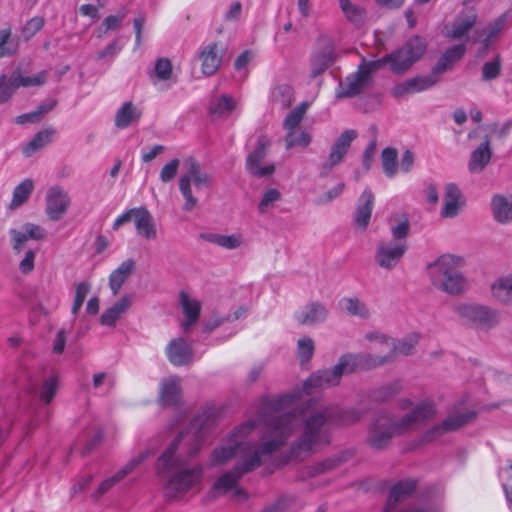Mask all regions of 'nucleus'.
Here are the masks:
<instances>
[{
    "label": "nucleus",
    "instance_id": "1",
    "mask_svg": "<svg viewBox=\"0 0 512 512\" xmlns=\"http://www.w3.org/2000/svg\"><path fill=\"white\" fill-rule=\"evenodd\" d=\"M208 417L196 416L189 427L167 445L155 464L157 476L163 482V495L168 501L182 499L199 485L204 477L203 464L193 462L205 441Z\"/></svg>",
    "mask_w": 512,
    "mask_h": 512
},
{
    "label": "nucleus",
    "instance_id": "2",
    "mask_svg": "<svg viewBox=\"0 0 512 512\" xmlns=\"http://www.w3.org/2000/svg\"><path fill=\"white\" fill-rule=\"evenodd\" d=\"M300 397L298 391L282 394L276 397H262L257 409V419H248L235 427L230 433L229 439L237 443L241 448L242 459L250 453L252 447L259 445L264 436L269 432H278L286 428L290 431L285 440L294 432L296 416L291 411H286L293 402Z\"/></svg>",
    "mask_w": 512,
    "mask_h": 512
},
{
    "label": "nucleus",
    "instance_id": "3",
    "mask_svg": "<svg viewBox=\"0 0 512 512\" xmlns=\"http://www.w3.org/2000/svg\"><path fill=\"white\" fill-rule=\"evenodd\" d=\"M362 418L361 411L354 408H342L337 404L320 405L312 409L303 421L300 438L290 448L289 454L280 464L302 458L315 447L330 443V430L348 426Z\"/></svg>",
    "mask_w": 512,
    "mask_h": 512
},
{
    "label": "nucleus",
    "instance_id": "4",
    "mask_svg": "<svg viewBox=\"0 0 512 512\" xmlns=\"http://www.w3.org/2000/svg\"><path fill=\"white\" fill-rule=\"evenodd\" d=\"M290 431L286 426L281 431L267 433L259 445L252 447V450L243 459L237 462L232 469L222 473L211 486L207 498L210 501L232 491L240 479L260 466L272 461L274 456L285 446V440Z\"/></svg>",
    "mask_w": 512,
    "mask_h": 512
},
{
    "label": "nucleus",
    "instance_id": "5",
    "mask_svg": "<svg viewBox=\"0 0 512 512\" xmlns=\"http://www.w3.org/2000/svg\"><path fill=\"white\" fill-rule=\"evenodd\" d=\"M435 414L436 409L431 402L416 405L400 418H395L389 413H379L368 427L366 443L374 450H384L390 446L395 436L416 429L418 425L432 419Z\"/></svg>",
    "mask_w": 512,
    "mask_h": 512
},
{
    "label": "nucleus",
    "instance_id": "6",
    "mask_svg": "<svg viewBox=\"0 0 512 512\" xmlns=\"http://www.w3.org/2000/svg\"><path fill=\"white\" fill-rule=\"evenodd\" d=\"M463 260L453 255H442L427 267L432 285L451 296H458L468 288V281L460 271Z\"/></svg>",
    "mask_w": 512,
    "mask_h": 512
},
{
    "label": "nucleus",
    "instance_id": "7",
    "mask_svg": "<svg viewBox=\"0 0 512 512\" xmlns=\"http://www.w3.org/2000/svg\"><path fill=\"white\" fill-rule=\"evenodd\" d=\"M185 164L187 170L180 176L178 184L184 198L182 210L190 212L198 205V198L193 194L192 185L197 192L209 189L213 184V178L201 169L200 163L194 158L186 159Z\"/></svg>",
    "mask_w": 512,
    "mask_h": 512
},
{
    "label": "nucleus",
    "instance_id": "8",
    "mask_svg": "<svg viewBox=\"0 0 512 512\" xmlns=\"http://www.w3.org/2000/svg\"><path fill=\"white\" fill-rule=\"evenodd\" d=\"M452 310L463 324L476 329L490 330L500 321L498 310L477 303H457Z\"/></svg>",
    "mask_w": 512,
    "mask_h": 512
},
{
    "label": "nucleus",
    "instance_id": "9",
    "mask_svg": "<svg viewBox=\"0 0 512 512\" xmlns=\"http://www.w3.org/2000/svg\"><path fill=\"white\" fill-rule=\"evenodd\" d=\"M350 374L344 356L339 358L336 365L329 369L318 370L310 375L303 383L302 388H296L292 392L298 391L300 397L296 399L293 404L298 401L303 393L310 395L317 389H325L336 386L340 383L343 375Z\"/></svg>",
    "mask_w": 512,
    "mask_h": 512
},
{
    "label": "nucleus",
    "instance_id": "10",
    "mask_svg": "<svg viewBox=\"0 0 512 512\" xmlns=\"http://www.w3.org/2000/svg\"><path fill=\"white\" fill-rule=\"evenodd\" d=\"M426 49L425 39L420 36L411 37L401 48L389 53L391 71L396 74L404 73L422 57Z\"/></svg>",
    "mask_w": 512,
    "mask_h": 512
},
{
    "label": "nucleus",
    "instance_id": "11",
    "mask_svg": "<svg viewBox=\"0 0 512 512\" xmlns=\"http://www.w3.org/2000/svg\"><path fill=\"white\" fill-rule=\"evenodd\" d=\"M270 146L271 140L268 136L263 134L258 136L254 150L246 158L245 166L250 175L262 178L274 173V164L261 165V161L266 157Z\"/></svg>",
    "mask_w": 512,
    "mask_h": 512
},
{
    "label": "nucleus",
    "instance_id": "12",
    "mask_svg": "<svg viewBox=\"0 0 512 512\" xmlns=\"http://www.w3.org/2000/svg\"><path fill=\"white\" fill-rule=\"evenodd\" d=\"M335 61V44L332 37L320 35L316 40V50L312 54L311 77L321 75Z\"/></svg>",
    "mask_w": 512,
    "mask_h": 512
},
{
    "label": "nucleus",
    "instance_id": "13",
    "mask_svg": "<svg viewBox=\"0 0 512 512\" xmlns=\"http://www.w3.org/2000/svg\"><path fill=\"white\" fill-rule=\"evenodd\" d=\"M357 137L355 130H345L336 139L331 147L330 153L326 161L321 165L319 176L321 178L327 177L333 168L339 165L347 155L352 141Z\"/></svg>",
    "mask_w": 512,
    "mask_h": 512
},
{
    "label": "nucleus",
    "instance_id": "14",
    "mask_svg": "<svg viewBox=\"0 0 512 512\" xmlns=\"http://www.w3.org/2000/svg\"><path fill=\"white\" fill-rule=\"evenodd\" d=\"M476 416L474 411L458 412L448 415L441 423L427 430L421 438L422 443H430L443 434L456 431L469 423Z\"/></svg>",
    "mask_w": 512,
    "mask_h": 512
},
{
    "label": "nucleus",
    "instance_id": "15",
    "mask_svg": "<svg viewBox=\"0 0 512 512\" xmlns=\"http://www.w3.org/2000/svg\"><path fill=\"white\" fill-rule=\"evenodd\" d=\"M408 250L407 242L380 241L375 252V261L385 270L394 269Z\"/></svg>",
    "mask_w": 512,
    "mask_h": 512
},
{
    "label": "nucleus",
    "instance_id": "16",
    "mask_svg": "<svg viewBox=\"0 0 512 512\" xmlns=\"http://www.w3.org/2000/svg\"><path fill=\"white\" fill-rule=\"evenodd\" d=\"M343 356L350 374L359 370H372L392 362L391 355L376 356L370 353H347Z\"/></svg>",
    "mask_w": 512,
    "mask_h": 512
},
{
    "label": "nucleus",
    "instance_id": "17",
    "mask_svg": "<svg viewBox=\"0 0 512 512\" xmlns=\"http://www.w3.org/2000/svg\"><path fill=\"white\" fill-rule=\"evenodd\" d=\"M224 49L217 42H211L202 46L198 51V59L201 62V71L205 76L214 75L220 68Z\"/></svg>",
    "mask_w": 512,
    "mask_h": 512
},
{
    "label": "nucleus",
    "instance_id": "18",
    "mask_svg": "<svg viewBox=\"0 0 512 512\" xmlns=\"http://www.w3.org/2000/svg\"><path fill=\"white\" fill-rule=\"evenodd\" d=\"M372 82L362 72L357 69L355 73L348 75L339 83L336 91V97L339 99L353 98L370 87Z\"/></svg>",
    "mask_w": 512,
    "mask_h": 512
},
{
    "label": "nucleus",
    "instance_id": "19",
    "mask_svg": "<svg viewBox=\"0 0 512 512\" xmlns=\"http://www.w3.org/2000/svg\"><path fill=\"white\" fill-rule=\"evenodd\" d=\"M45 214L51 221H59L64 214V191L60 185L50 186L45 194Z\"/></svg>",
    "mask_w": 512,
    "mask_h": 512
},
{
    "label": "nucleus",
    "instance_id": "20",
    "mask_svg": "<svg viewBox=\"0 0 512 512\" xmlns=\"http://www.w3.org/2000/svg\"><path fill=\"white\" fill-rule=\"evenodd\" d=\"M465 205V200L459 189L454 183L445 185L444 205L440 215L443 218H455L461 208Z\"/></svg>",
    "mask_w": 512,
    "mask_h": 512
},
{
    "label": "nucleus",
    "instance_id": "21",
    "mask_svg": "<svg viewBox=\"0 0 512 512\" xmlns=\"http://www.w3.org/2000/svg\"><path fill=\"white\" fill-rule=\"evenodd\" d=\"M492 155L490 136L486 135L484 141L470 154L468 161L469 172L472 174L483 172L490 163Z\"/></svg>",
    "mask_w": 512,
    "mask_h": 512
},
{
    "label": "nucleus",
    "instance_id": "22",
    "mask_svg": "<svg viewBox=\"0 0 512 512\" xmlns=\"http://www.w3.org/2000/svg\"><path fill=\"white\" fill-rule=\"evenodd\" d=\"M166 353L169 361L175 366L188 365L193 360V348L183 338L170 341Z\"/></svg>",
    "mask_w": 512,
    "mask_h": 512
},
{
    "label": "nucleus",
    "instance_id": "23",
    "mask_svg": "<svg viewBox=\"0 0 512 512\" xmlns=\"http://www.w3.org/2000/svg\"><path fill=\"white\" fill-rule=\"evenodd\" d=\"M375 196L373 192L366 188L360 195L354 214V222L361 229L365 230L370 222L374 207Z\"/></svg>",
    "mask_w": 512,
    "mask_h": 512
},
{
    "label": "nucleus",
    "instance_id": "24",
    "mask_svg": "<svg viewBox=\"0 0 512 512\" xmlns=\"http://www.w3.org/2000/svg\"><path fill=\"white\" fill-rule=\"evenodd\" d=\"M328 316V309L320 302H311L296 312L295 318L301 325L322 323Z\"/></svg>",
    "mask_w": 512,
    "mask_h": 512
},
{
    "label": "nucleus",
    "instance_id": "25",
    "mask_svg": "<svg viewBox=\"0 0 512 512\" xmlns=\"http://www.w3.org/2000/svg\"><path fill=\"white\" fill-rule=\"evenodd\" d=\"M136 268V263L133 259L129 258L123 261L109 276V287L112 295H118L120 289L128 278L133 274Z\"/></svg>",
    "mask_w": 512,
    "mask_h": 512
},
{
    "label": "nucleus",
    "instance_id": "26",
    "mask_svg": "<svg viewBox=\"0 0 512 512\" xmlns=\"http://www.w3.org/2000/svg\"><path fill=\"white\" fill-rule=\"evenodd\" d=\"M179 302L186 317V320L181 324V327L184 332H188L191 326L199 319L201 304L197 299H191L184 291L179 294Z\"/></svg>",
    "mask_w": 512,
    "mask_h": 512
},
{
    "label": "nucleus",
    "instance_id": "27",
    "mask_svg": "<svg viewBox=\"0 0 512 512\" xmlns=\"http://www.w3.org/2000/svg\"><path fill=\"white\" fill-rule=\"evenodd\" d=\"M238 453L241 454V448L237 446V443L228 438L227 443L217 446L212 450L208 466L218 467L225 465Z\"/></svg>",
    "mask_w": 512,
    "mask_h": 512
},
{
    "label": "nucleus",
    "instance_id": "28",
    "mask_svg": "<svg viewBox=\"0 0 512 512\" xmlns=\"http://www.w3.org/2000/svg\"><path fill=\"white\" fill-rule=\"evenodd\" d=\"M134 223L139 236L146 240L156 239L157 229L154 218L145 207H139Z\"/></svg>",
    "mask_w": 512,
    "mask_h": 512
},
{
    "label": "nucleus",
    "instance_id": "29",
    "mask_svg": "<svg viewBox=\"0 0 512 512\" xmlns=\"http://www.w3.org/2000/svg\"><path fill=\"white\" fill-rule=\"evenodd\" d=\"M494 219L500 224L512 222V196L496 194L491 200Z\"/></svg>",
    "mask_w": 512,
    "mask_h": 512
},
{
    "label": "nucleus",
    "instance_id": "30",
    "mask_svg": "<svg viewBox=\"0 0 512 512\" xmlns=\"http://www.w3.org/2000/svg\"><path fill=\"white\" fill-rule=\"evenodd\" d=\"M349 456L350 454L348 452H341L337 455L326 458L319 463L307 466L304 470V474L305 476L312 478L327 473L346 462L349 459Z\"/></svg>",
    "mask_w": 512,
    "mask_h": 512
},
{
    "label": "nucleus",
    "instance_id": "31",
    "mask_svg": "<svg viewBox=\"0 0 512 512\" xmlns=\"http://www.w3.org/2000/svg\"><path fill=\"white\" fill-rule=\"evenodd\" d=\"M131 304L132 297L130 295H124L114 305L102 313L100 323L104 326H115L116 322L126 313Z\"/></svg>",
    "mask_w": 512,
    "mask_h": 512
},
{
    "label": "nucleus",
    "instance_id": "32",
    "mask_svg": "<svg viewBox=\"0 0 512 512\" xmlns=\"http://www.w3.org/2000/svg\"><path fill=\"white\" fill-rule=\"evenodd\" d=\"M141 115L142 112L131 101L125 102L115 114V126L119 129H125L131 124L138 122Z\"/></svg>",
    "mask_w": 512,
    "mask_h": 512
},
{
    "label": "nucleus",
    "instance_id": "33",
    "mask_svg": "<svg viewBox=\"0 0 512 512\" xmlns=\"http://www.w3.org/2000/svg\"><path fill=\"white\" fill-rule=\"evenodd\" d=\"M476 21L477 14L474 11L460 14L454 19L448 36L452 39H461L474 27Z\"/></svg>",
    "mask_w": 512,
    "mask_h": 512
},
{
    "label": "nucleus",
    "instance_id": "34",
    "mask_svg": "<svg viewBox=\"0 0 512 512\" xmlns=\"http://www.w3.org/2000/svg\"><path fill=\"white\" fill-rule=\"evenodd\" d=\"M416 489V481L412 479L400 481L393 485L389 492L387 507L394 508L398 503L408 498Z\"/></svg>",
    "mask_w": 512,
    "mask_h": 512
},
{
    "label": "nucleus",
    "instance_id": "35",
    "mask_svg": "<svg viewBox=\"0 0 512 512\" xmlns=\"http://www.w3.org/2000/svg\"><path fill=\"white\" fill-rule=\"evenodd\" d=\"M491 294L499 303L512 305V274L495 280L491 285Z\"/></svg>",
    "mask_w": 512,
    "mask_h": 512
},
{
    "label": "nucleus",
    "instance_id": "36",
    "mask_svg": "<svg viewBox=\"0 0 512 512\" xmlns=\"http://www.w3.org/2000/svg\"><path fill=\"white\" fill-rule=\"evenodd\" d=\"M35 189V182L31 178L21 181L13 190L12 199L9 204L10 210H16L26 204Z\"/></svg>",
    "mask_w": 512,
    "mask_h": 512
},
{
    "label": "nucleus",
    "instance_id": "37",
    "mask_svg": "<svg viewBox=\"0 0 512 512\" xmlns=\"http://www.w3.org/2000/svg\"><path fill=\"white\" fill-rule=\"evenodd\" d=\"M55 130L53 128H46L39 131L22 149L26 157H31L38 150L51 143L55 137Z\"/></svg>",
    "mask_w": 512,
    "mask_h": 512
},
{
    "label": "nucleus",
    "instance_id": "38",
    "mask_svg": "<svg viewBox=\"0 0 512 512\" xmlns=\"http://www.w3.org/2000/svg\"><path fill=\"white\" fill-rule=\"evenodd\" d=\"M508 16L507 14H502L498 18H496L489 26L483 30H477L479 38H483V46L487 49L490 44L497 38L500 32L504 29Z\"/></svg>",
    "mask_w": 512,
    "mask_h": 512
},
{
    "label": "nucleus",
    "instance_id": "39",
    "mask_svg": "<svg viewBox=\"0 0 512 512\" xmlns=\"http://www.w3.org/2000/svg\"><path fill=\"white\" fill-rule=\"evenodd\" d=\"M339 6L346 20L354 26L359 27L364 23L366 12L362 7L352 3L350 0H339Z\"/></svg>",
    "mask_w": 512,
    "mask_h": 512
},
{
    "label": "nucleus",
    "instance_id": "40",
    "mask_svg": "<svg viewBox=\"0 0 512 512\" xmlns=\"http://www.w3.org/2000/svg\"><path fill=\"white\" fill-rule=\"evenodd\" d=\"M161 403L165 406H175L180 399V383L178 378H171L162 384Z\"/></svg>",
    "mask_w": 512,
    "mask_h": 512
},
{
    "label": "nucleus",
    "instance_id": "41",
    "mask_svg": "<svg viewBox=\"0 0 512 512\" xmlns=\"http://www.w3.org/2000/svg\"><path fill=\"white\" fill-rule=\"evenodd\" d=\"M418 343V337L416 335H410L402 340L395 341L392 339L389 352L387 355L392 356V361L397 355H411L413 350Z\"/></svg>",
    "mask_w": 512,
    "mask_h": 512
},
{
    "label": "nucleus",
    "instance_id": "42",
    "mask_svg": "<svg viewBox=\"0 0 512 512\" xmlns=\"http://www.w3.org/2000/svg\"><path fill=\"white\" fill-rule=\"evenodd\" d=\"M19 43L12 38L11 27L0 30V59L12 57L18 53Z\"/></svg>",
    "mask_w": 512,
    "mask_h": 512
},
{
    "label": "nucleus",
    "instance_id": "43",
    "mask_svg": "<svg viewBox=\"0 0 512 512\" xmlns=\"http://www.w3.org/2000/svg\"><path fill=\"white\" fill-rule=\"evenodd\" d=\"M401 390L400 381H393L372 390L369 397L375 402H386L395 397Z\"/></svg>",
    "mask_w": 512,
    "mask_h": 512
},
{
    "label": "nucleus",
    "instance_id": "44",
    "mask_svg": "<svg viewBox=\"0 0 512 512\" xmlns=\"http://www.w3.org/2000/svg\"><path fill=\"white\" fill-rule=\"evenodd\" d=\"M55 107L54 101H47L38 106L35 111L25 113L16 117L17 124L39 123L42 118Z\"/></svg>",
    "mask_w": 512,
    "mask_h": 512
},
{
    "label": "nucleus",
    "instance_id": "45",
    "mask_svg": "<svg viewBox=\"0 0 512 512\" xmlns=\"http://www.w3.org/2000/svg\"><path fill=\"white\" fill-rule=\"evenodd\" d=\"M271 99L281 108L286 109L294 100L293 88L288 84L277 85L271 92Z\"/></svg>",
    "mask_w": 512,
    "mask_h": 512
},
{
    "label": "nucleus",
    "instance_id": "46",
    "mask_svg": "<svg viewBox=\"0 0 512 512\" xmlns=\"http://www.w3.org/2000/svg\"><path fill=\"white\" fill-rule=\"evenodd\" d=\"M201 237L208 242L217 244L226 249H235L241 245V238L237 235H222V234H202Z\"/></svg>",
    "mask_w": 512,
    "mask_h": 512
},
{
    "label": "nucleus",
    "instance_id": "47",
    "mask_svg": "<svg viewBox=\"0 0 512 512\" xmlns=\"http://www.w3.org/2000/svg\"><path fill=\"white\" fill-rule=\"evenodd\" d=\"M341 304L345 311L352 316H358L363 319H367L370 316L369 309L356 297L344 298L341 300Z\"/></svg>",
    "mask_w": 512,
    "mask_h": 512
},
{
    "label": "nucleus",
    "instance_id": "48",
    "mask_svg": "<svg viewBox=\"0 0 512 512\" xmlns=\"http://www.w3.org/2000/svg\"><path fill=\"white\" fill-rule=\"evenodd\" d=\"M307 104L302 103L291 112L288 113L283 122L284 129L288 132L296 131V128L302 121L304 114L306 112Z\"/></svg>",
    "mask_w": 512,
    "mask_h": 512
},
{
    "label": "nucleus",
    "instance_id": "49",
    "mask_svg": "<svg viewBox=\"0 0 512 512\" xmlns=\"http://www.w3.org/2000/svg\"><path fill=\"white\" fill-rule=\"evenodd\" d=\"M381 160L384 173L388 177H392L396 173V160H397V150L395 148L387 147L383 149L381 153Z\"/></svg>",
    "mask_w": 512,
    "mask_h": 512
},
{
    "label": "nucleus",
    "instance_id": "50",
    "mask_svg": "<svg viewBox=\"0 0 512 512\" xmlns=\"http://www.w3.org/2000/svg\"><path fill=\"white\" fill-rule=\"evenodd\" d=\"M235 105V101L232 97L223 95L217 100L216 104L211 106L210 114L213 117L225 116L235 108Z\"/></svg>",
    "mask_w": 512,
    "mask_h": 512
},
{
    "label": "nucleus",
    "instance_id": "51",
    "mask_svg": "<svg viewBox=\"0 0 512 512\" xmlns=\"http://www.w3.org/2000/svg\"><path fill=\"white\" fill-rule=\"evenodd\" d=\"M17 89L18 85L14 74L10 78L2 74L0 76V103H6Z\"/></svg>",
    "mask_w": 512,
    "mask_h": 512
},
{
    "label": "nucleus",
    "instance_id": "52",
    "mask_svg": "<svg viewBox=\"0 0 512 512\" xmlns=\"http://www.w3.org/2000/svg\"><path fill=\"white\" fill-rule=\"evenodd\" d=\"M501 69H502V60H501V56L498 54L494 57L493 60L484 63V65L482 67V75H481L482 80L483 81H491V80L496 79L500 75Z\"/></svg>",
    "mask_w": 512,
    "mask_h": 512
},
{
    "label": "nucleus",
    "instance_id": "53",
    "mask_svg": "<svg viewBox=\"0 0 512 512\" xmlns=\"http://www.w3.org/2000/svg\"><path fill=\"white\" fill-rule=\"evenodd\" d=\"M13 74L15 76L18 88L19 87H26V88L37 87V86L43 85L46 81V73L45 72H40L38 74L31 75V76H23V75H21V73L19 71H15Z\"/></svg>",
    "mask_w": 512,
    "mask_h": 512
},
{
    "label": "nucleus",
    "instance_id": "54",
    "mask_svg": "<svg viewBox=\"0 0 512 512\" xmlns=\"http://www.w3.org/2000/svg\"><path fill=\"white\" fill-rule=\"evenodd\" d=\"M390 58L389 54L385 55L384 57L373 60V61H365L363 60L361 64H359L358 69L364 74L366 77L369 78V80L372 82V74L382 68L384 65L389 64L390 65Z\"/></svg>",
    "mask_w": 512,
    "mask_h": 512
},
{
    "label": "nucleus",
    "instance_id": "55",
    "mask_svg": "<svg viewBox=\"0 0 512 512\" xmlns=\"http://www.w3.org/2000/svg\"><path fill=\"white\" fill-rule=\"evenodd\" d=\"M314 354V342L309 337H304L297 342V356L303 365L311 360Z\"/></svg>",
    "mask_w": 512,
    "mask_h": 512
},
{
    "label": "nucleus",
    "instance_id": "56",
    "mask_svg": "<svg viewBox=\"0 0 512 512\" xmlns=\"http://www.w3.org/2000/svg\"><path fill=\"white\" fill-rule=\"evenodd\" d=\"M414 93L423 92L435 86L437 81L431 73L427 75H418L408 79Z\"/></svg>",
    "mask_w": 512,
    "mask_h": 512
},
{
    "label": "nucleus",
    "instance_id": "57",
    "mask_svg": "<svg viewBox=\"0 0 512 512\" xmlns=\"http://www.w3.org/2000/svg\"><path fill=\"white\" fill-rule=\"evenodd\" d=\"M286 149H291L295 146L307 147L311 143V135L308 132L301 131L298 135L296 131L288 132L285 136Z\"/></svg>",
    "mask_w": 512,
    "mask_h": 512
},
{
    "label": "nucleus",
    "instance_id": "58",
    "mask_svg": "<svg viewBox=\"0 0 512 512\" xmlns=\"http://www.w3.org/2000/svg\"><path fill=\"white\" fill-rule=\"evenodd\" d=\"M390 230L392 237L394 239L393 242H407L406 238L410 232V223L407 217H403L398 223L391 224Z\"/></svg>",
    "mask_w": 512,
    "mask_h": 512
},
{
    "label": "nucleus",
    "instance_id": "59",
    "mask_svg": "<svg viewBox=\"0 0 512 512\" xmlns=\"http://www.w3.org/2000/svg\"><path fill=\"white\" fill-rule=\"evenodd\" d=\"M90 289H91V285L86 281L80 282L76 286L74 301H73V305L71 308V313L73 315H76L79 312V310L81 309V307L84 303V300L86 299L88 293L90 292Z\"/></svg>",
    "mask_w": 512,
    "mask_h": 512
},
{
    "label": "nucleus",
    "instance_id": "60",
    "mask_svg": "<svg viewBox=\"0 0 512 512\" xmlns=\"http://www.w3.org/2000/svg\"><path fill=\"white\" fill-rule=\"evenodd\" d=\"M44 26V19L40 16H35L25 23L22 27L21 35L25 40L31 39L38 33Z\"/></svg>",
    "mask_w": 512,
    "mask_h": 512
},
{
    "label": "nucleus",
    "instance_id": "61",
    "mask_svg": "<svg viewBox=\"0 0 512 512\" xmlns=\"http://www.w3.org/2000/svg\"><path fill=\"white\" fill-rule=\"evenodd\" d=\"M123 478L117 471L111 477L104 479L96 489V491L92 494V498L94 500H99L104 494H106L112 487L122 481Z\"/></svg>",
    "mask_w": 512,
    "mask_h": 512
},
{
    "label": "nucleus",
    "instance_id": "62",
    "mask_svg": "<svg viewBox=\"0 0 512 512\" xmlns=\"http://www.w3.org/2000/svg\"><path fill=\"white\" fill-rule=\"evenodd\" d=\"M153 452L149 449L139 453L136 457L128 461L121 469L118 470L119 474L124 479L127 475L132 473L142 462H144Z\"/></svg>",
    "mask_w": 512,
    "mask_h": 512
},
{
    "label": "nucleus",
    "instance_id": "63",
    "mask_svg": "<svg viewBox=\"0 0 512 512\" xmlns=\"http://www.w3.org/2000/svg\"><path fill=\"white\" fill-rule=\"evenodd\" d=\"M281 194L277 189L271 188L268 189L264 194L263 197L258 205V211L261 214L266 213L271 207L274 206V204L280 200Z\"/></svg>",
    "mask_w": 512,
    "mask_h": 512
},
{
    "label": "nucleus",
    "instance_id": "64",
    "mask_svg": "<svg viewBox=\"0 0 512 512\" xmlns=\"http://www.w3.org/2000/svg\"><path fill=\"white\" fill-rule=\"evenodd\" d=\"M155 76L162 81L170 79L172 75V64L168 58H160L154 67Z\"/></svg>",
    "mask_w": 512,
    "mask_h": 512
}]
</instances>
